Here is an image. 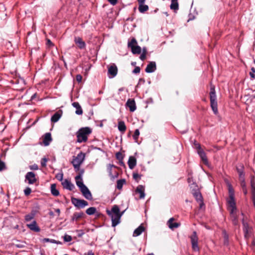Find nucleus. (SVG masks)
<instances>
[{"instance_id":"obj_47","label":"nucleus","mask_w":255,"mask_h":255,"mask_svg":"<svg viewBox=\"0 0 255 255\" xmlns=\"http://www.w3.org/2000/svg\"><path fill=\"white\" fill-rule=\"evenodd\" d=\"M112 167H116V166L113 164H109L108 170L110 176H112Z\"/></svg>"},{"instance_id":"obj_30","label":"nucleus","mask_w":255,"mask_h":255,"mask_svg":"<svg viewBox=\"0 0 255 255\" xmlns=\"http://www.w3.org/2000/svg\"><path fill=\"white\" fill-rule=\"evenodd\" d=\"M61 117V114L59 113L58 112H56L51 118V121L53 123H56L59 121L60 118Z\"/></svg>"},{"instance_id":"obj_56","label":"nucleus","mask_w":255,"mask_h":255,"mask_svg":"<svg viewBox=\"0 0 255 255\" xmlns=\"http://www.w3.org/2000/svg\"><path fill=\"white\" fill-rule=\"evenodd\" d=\"M146 55L145 53L144 52V53H142L140 55V57H139V58L142 61H143L145 60V58H146Z\"/></svg>"},{"instance_id":"obj_53","label":"nucleus","mask_w":255,"mask_h":255,"mask_svg":"<svg viewBox=\"0 0 255 255\" xmlns=\"http://www.w3.org/2000/svg\"><path fill=\"white\" fill-rule=\"evenodd\" d=\"M140 68L138 66H136L135 67V68L132 71V73L134 74H137L140 72Z\"/></svg>"},{"instance_id":"obj_60","label":"nucleus","mask_w":255,"mask_h":255,"mask_svg":"<svg viewBox=\"0 0 255 255\" xmlns=\"http://www.w3.org/2000/svg\"><path fill=\"white\" fill-rule=\"evenodd\" d=\"M47 44L48 45H49V46H53V44L52 43V42L51 41V40L50 39H47Z\"/></svg>"},{"instance_id":"obj_33","label":"nucleus","mask_w":255,"mask_h":255,"mask_svg":"<svg viewBox=\"0 0 255 255\" xmlns=\"http://www.w3.org/2000/svg\"><path fill=\"white\" fill-rule=\"evenodd\" d=\"M148 9V6L147 5L143 4H139L138 10L141 13H144Z\"/></svg>"},{"instance_id":"obj_23","label":"nucleus","mask_w":255,"mask_h":255,"mask_svg":"<svg viewBox=\"0 0 255 255\" xmlns=\"http://www.w3.org/2000/svg\"><path fill=\"white\" fill-rule=\"evenodd\" d=\"M135 192L138 193L140 194L139 198L140 199L144 198L145 197V194H144V187L142 185H138L136 189H135Z\"/></svg>"},{"instance_id":"obj_12","label":"nucleus","mask_w":255,"mask_h":255,"mask_svg":"<svg viewBox=\"0 0 255 255\" xmlns=\"http://www.w3.org/2000/svg\"><path fill=\"white\" fill-rule=\"evenodd\" d=\"M25 180L28 181L29 184H33L36 181L35 174L33 172H28L25 175Z\"/></svg>"},{"instance_id":"obj_52","label":"nucleus","mask_w":255,"mask_h":255,"mask_svg":"<svg viewBox=\"0 0 255 255\" xmlns=\"http://www.w3.org/2000/svg\"><path fill=\"white\" fill-rule=\"evenodd\" d=\"M241 186L242 188L246 187V184L245 182V179H242V180H240Z\"/></svg>"},{"instance_id":"obj_28","label":"nucleus","mask_w":255,"mask_h":255,"mask_svg":"<svg viewBox=\"0 0 255 255\" xmlns=\"http://www.w3.org/2000/svg\"><path fill=\"white\" fill-rule=\"evenodd\" d=\"M51 193L55 196H57L59 195V191L56 189V185L55 184H52L51 185Z\"/></svg>"},{"instance_id":"obj_57","label":"nucleus","mask_w":255,"mask_h":255,"mask_svg":"<svg viewBox=\"0 0 255 255\" xmlns=\"http://www.w3.org/2000/svg\"><path fill=\"white\" fill-rule=\"evenodd\" d=\"M194 145H195L196 148L197 149V151H199V149H202V148L201 147V145L199 143L195 142L194 143Z\"/></svg>"},{"instance_id":"obj_49","label":"nucleus","mask_w":255,"mask_h":255,"mask_svg":"<svg viewBox=\"0 0 255 255\" xmlns=\"http://www.w3.org/2000/svg\"><path fill=\"white\" fill-rule=\"evenodd\" d=\"M6 168L4 162L0 160V171Z\"/></svg>"},{"instance_id":"obj_15","label":"nucleus","mask_w":255,"mask_h":255,"mask_svg":"<svg viewBox=\"0 0 255 255\" xmlns=\"http://www.w3.org/2000/svg\"><path fill=\"white\" fill-rule=\"evenodd\" d=\"M74 42L80 49H84L86 47V43L80 37H75Z\"/></svg>"},{"instance_id":"obj_5","label":"nucleus","mask_w":255,"mask_h":255,"mask_svg":"<svg viewBox=\"0 0 255 255\" xmlns=\"http://www.w3.org/2000/svg\"><path fill=\"white\" fill-rule=\"evenodd\" d=\"M210 106L215 115L218 114L217 97L214 86H212L210 92Z\"/></svg>"},{"instance_id":"obj_27","label":"nucleus","mask_w":255,"mask_h":255,"mask_svg":"<svg viewBox=\"0 0 255 255\" xmlns=\"http://www.w3.org/2000/svg\"><path fill=\"white\" fill-rule=\"evenodd\" d=\"M144 231V227L140 225L137 228L133 233V237H137L139 236Z\"/></svg>"},{"instance_id":"obj_25","label":"nucleus","mask_w":255,"mask_h":255,"mask_svg":"<svg viewBox=\"0 0 255 255\" xmlns=\"http://www.w3.org/2000/svg\"><path fill=\"white\" fill-rule=\"evenodd\" d=\"M237 171L239 174V180L245 178V173L244 171V166L241 165L240 167H237Z\"/></svg>"},{"instance_id":"obj_3","label":"nucleus","mask_w":255,"mask_h":255,"mask_svg":"<svg viewBox=\"0 0 255 255\" xmlns=\"http://www.w3.org/2000/svg\"><path fill=\"white\" fill-rule=\"evenodd\" d=\"M92 133V129L89 127L80 128L76 133L77 142H86L88 140L89 135Z\"/></svg>"},{"instance_id":"obj_14","label":"nucleus","mask_w":255,"mask_h":255,"mask_svg":"<svg viewBox=\"0 0 255 255\" xmlns=\"http://www.w3.org/2000/svg\"><path fill=\"white\" fill-rule=\"evenodd\" d=\"M62 185L64 188H65L69 191H72L75 188V186L72 184L70 181L65 179L62 182Z\"/></svg>"},{"instance_id":"obj_48","label":"nucleus","mask_w":255,"mask_h":255,"mask_svg":"<svg viewBox=\"0 0 255 255\" xmlns=\"http://www.w3.org/2000/svg\"><path fill=\"white\" fill-rule=\"evenodd\" d=\"M141 176L139 175L137 173H133V178L135 180H138L140 179Z\"/></svg>"},{"instance_id":"obj_46","label":"nucleus","mask_w":255,"mask_h":255,"mask_svg":"<svg viewBox=\"0 0 255 255\" xmlns=\"http://www.w3.org/2000/svg\"><path fill=\"white\" fill-rule=\"evenodd\" d=\"M29 168L31 170H37L38 169V166L36 164H33V165H30Z\"/></svg>"},{"instance_id":"obj_1","label":"nucleus","mask_w":255,"mask_h":255,"mask_svg":"<svg viewBox=\"0 0 255 255\" xmlns=\"http://www.w3.org/2000/svg\"><path fill=\"white\" fill-rule=\"evenodd\" d=\"M125 211L120 212L119 206L117 205H114L111 210H107V214L111 218L112 226L116 227L120 223V219Z\"/></svg>"},{"instance_id":"obj_41","label":"nucleus","mask_w":255,"mask_h":255,"mask_svg":"<svg viewBox=\"0 0 255 255\" xmlns=\"http://www.w3.org/2000/svg\"><path fill=\"white\" fill-rule=\"evenodd\" d=\"M116 157L119 161L123 160L124 155L120 152H118L116 154Z\"/></svg>"},{"instance_id":"obj_16","label":"nucleus","mask_w":255,"mask_h":255,"mask_svg":"<svg viewBox=\"0 0 255 255\" xmlns=\"http://www.w3.org/2000/svg\"><path fill=\"white\" fill-rule=\"evenodd\" d=\"M126 106L131 112L135 111L136 109L135 103L133 99H128L126 103Z\"/></svg>"},{"instance_id":"obj_20","label":"nucleus","mask_w":255,"mask_h":255,"mask_svg":"<svg viewBox=\"0 0 255 255\" xmlns=\"http://www.w3.org/2000/svg\"><path fill=\"white\" fill-rule=\"evenodd\" d=\"M197 153L205 164H208V159L205 152L202 149L197 151Z\"/></svg>"},{"instance_id":"obj_62","label":"nucleus","mask_w":255,"mask_h":255,"mask_svg":"<svg viewBox=\"0 0 255 255\" xmlns=\"http://www.w3.org/2000/svg\"><path fill=\"white\" fill-rule=\"evenodd\" d=\"M55 212L57 214L58 216L60 215V210L59 209H55Z\"/></svg>"},{"instance_id":"obj_50","label":"nucleus","mask_w":255,"mask_h":255,"mask_svg":"<svg viewBox=\"0 0 255 255\" xmlns=\"http://www.w3.org/2000/svg\"><path fill=\"white\" fill-rule=\"evenodd\" d=\"M79 254L80 255H94V254L92 250H89L88 252L83 253H80Z\"/></svg>"},{"instance_id":"obj_4","label":"nucleus","mask_w":255,"mask_h":255,"mask_svg":"<svg viewBox=\"0 0 255 255\" xmlns=\"http://www.w3.org/2000/svg\"><path fill=\"white\" fill-rule=\"evenodd\" d=\"M75 180L77 186L80 188L84 197L88 200H92V195L87 187L84 184L82 178L81 179H77Z\"/></svg>"},{"instance_id":"obj_17","label":"nucleus","mask_w":255,"mask_h":255,"mask_svg":"<svg viewBox=\"0 0 255 255\" xmlns=\"http://www.w3.org/2000/svg\"><path fill=\"white\" fill-rule=\"evenodd\" d=\"M27 227L31 231L35 232H39L40 231V228L37 226L35 221H33L31 223L27 224Z\"/></svg>"},{"instance_id":"obj_35","label":"nucleus","mask_w":255,"mask_h":255,"mask_svg":"<svg viewBox=\"0 0 255 255\" xmlns=\"http://www.w3.org/2000/svg\"><path fill=\"white\" fill-rule=\"evenodd\" d=\"M126 183V180L125 179H120L117 181V188L120 190L123 188V185Z\"/></svg>"},{"instance_id":"obj_44","label":"nucleus","mask_w":255,"mask_h":255,"mask_svg":"<svg viewBox=\"0 0 255 255\" xmlns=\"http://www.w3.org/2000/svg\"><path fill=\"white\" fill-rule=\"evenodd\" d=\"M48 161L47 158L44 157L42 158L41 160V165L42 167H45L46 166V163Z\"/></svg>"},{"instance_id":"obj_40","label":"nucleus","mask_w":255,"mask_h":255,"mask_svg":"<svg viewBox=\"0 0 255 255\" xmlns=\"http://www.w3.org/2000/svg\"><path fill=\"white\" fill-rule=\"evenodd\" d=\"M251 186L252 194H255V182L252 180L251 181Z\"/></svg>"},{"instance_id":"obj_21","label":"nucleus","mask_w":255,"mask_h":255,"mask_svg":"<svg viewBox=\"0 0 255 255\" xmlns=\"http://www.w3.org/2000/svg\"><path fill=\"white\" fill-rule=\"evenodd\" d=\"M128 164L129 168L130 169H132L136 166V158L132 156H129L128 160Z\"/></svg>"},{"instance_id":"obj_11","label":"nucleus","mask_w":255,"mask_h":255,"mask_svg":"<svg viewBox=\"0 0 255 255\" xmlns=\"http://www.w3.org/2000/svg\"><path fill=\"white\" fill-rule=\"evenodd\" d=\"M192 185L197 188V187L196 186L195 184L193 183ZM192 194H193V196H194V197L195 198V199H196V200L200 202V207L201 208L202 205H204V203L203 202L202 196L201 195V193L200 192V191L197 188V189L193 190Z\"/></svg>"},{"instance_id":"obj_19","label":"nucleus","mask_w":255,"mask_h":255,"mask_svg":"<svg viewBox=\"0 0 255 255\" xmlns=\"http://www.w3.org/2000/svg\"><path fill=\"white\" fill-rule=\"evenodd\" d=\"M174 220V218H171L168 221L167 223L168 227L171 230H173L175 228H177L180 225V224L179 223H178L176 222L173 223V222Z\"/></svg>"},{"instance_id":"obj_45","label":"nucleus","mask_w":255,"mask_h":255,"mask_svg":"<svg viewBox=\"0 0 255 255\" xmlns=\"http://www.w3.org/2000/svg\"><path fill=\"white\" fill-rule=\"evenodd\" d=\"M31 192V189L30 187H26L24 190V194L26 196H28L29 195Z\"/></svg>"},{"instance_id":"obj_8","label":"nucleus","mask_w":255,"mask_h":255,"mask_svg":"<svg viewBox=\"0 0 255 255\" xmlns=\"http://www.w3.org/2000/svg\"><path fill=\"white\" fill-rule=\"evenodd\" d=\"M242 223L244 237L246 240H248L250 237L252 228L249 226V224L245 221L244 218L242 220Z\"/></svg>"},{"instance_id":"obj_13","label":"nucleus","mask_w":255,"mask_h":255,"mask_svg":"<svg viewBox=\"0 0 255 255\" xmlns=\"http://www.w3.org/2000/svg\"><path fill=\"white\" fill-rule=\"evenodd\" d=\"M156 69V63L154 61H151L149 63V64H147L145 69V71L146 73H150L154 72Z\"/></svg>"},{"instance_id":"obj_31","label":"nucleus","mask_w":255,"mask_h":255,"mask_svg":"<svg viewBox=\"0 0 255 255\" xmlns=\"http://www.w3.org/2000/svg\"><path fill=\"white\" fill-rule=\"evenodd\" d=\"M130 49L132 53L133 54H139L141 53V47L138 45H135Z\"/></svg>"},{"instance_id":"obj_51","label":"nucleus","mask_w":255,"mask_h":255,"mask_svg":"<svg viewBox=\"0 0 255 255\" xmlns=\"http://www.w3.org/2000/svg\"><path fill=\"white\" fill-rule=\"evenodd\" d=\"M251 71L252 72H250V75L251 76V77L253 79H255V75L254 73H255V68L254 67H252L251 68Z\"/></svg>"},{"instance_id":"obj_9","label":"nucleus","mask_w":255,"mask_h":255,"mask_svg":"<svg viewBox=\"0 0 255 255\" xmlns=\"http://www.w3.org/2000/svg\"><path fill=\"white\" fill-rule=\"evenodd\" d=\"M118 73V68L116 65L114 63L108 66V74L110 78L115 77Z\"/></svg>"},{"instance_id":"obj_18","label":"nucleus","mask_w":255,"mask_h":255,"mask_svg":"<svg viewBox=\"0 0 255 255\" xmlns=\"http://www.w3.org/2000/svg\"><path fill=\"white\" fill-rule=\"evenodd\" d=\"M52 139L51 137V134L50 132H47L44 134V138L43 139V143L45 146H48L50 144V142Z\"/></svg>"},{"instance_id":"obj_59","label":"nucleus","mask_w":255,"mask_h":255,"mask_svg":"<svg viewBox=\"0 0 255 255\" xmlns=\"http://www.w3.org/2000/svg\"><path fill=\"white\" fill-rule=\"evenodd\" d=\"M72 164H73V165L75 169L76 170V171H78V170H79L80 169V165H78V166L76 165V166H75L76 164H75V163H72Z\"/></svg>"},{"instance_id":"obj_26","label":"nucleus","mask_w":255,"mask_h":255,"mask_svg":"<svg viewBox=\"0 0 255 255\" xmlns=\"http://www.w3.org/2000/svg\"><path fill=\"white\" fill-rule=\"evenodd\" d=\"M84 213L82 212H75L73 214V216L72 217V221H77L79 219L82 218L84 216Z\"/></svg>"},{"instance_id":"obj_39","label":"nucleus","mask_w":255,"mask_h":255,"mask_svg":"<svg viewBox=\"0 0 255 255\" xmlns=\"http://www.w3.org/2000/svg\"><path fill=\"white\" fill-rule=\"evenodd\" d=\"M84 173V169H80L79 170V172L78 174L75 177V179H81V178H82V176Z\"/></svg>"},{"instance_id":"obj_54","label":"nucleus","mask_w":255,"mask_h":255,"mask_svg":"<svg viewBox=\"0 0 255 255\" xmlns=\"http://www.w3.org/2000/svg\"><path fill=\"white\" fill-rule=\"evenodd\" d=\"M56 178L59 180V181H62L63 180V173H61V174H58L56 176Z\"/></svg>"},{"instance_id":"obj_34","label":"nucleus","mask_w":255,"mask_h":255,"mask_svg":"<svg viewBox=\"0 0 255 255\" xmlns=\"http://www.w3.org/2000/svg\"><path fill=\"white\" fill-rule=\"evenodd\" d=\"M118 129L121 132H125L126 130V126L125 123L123 121L119 122L118 123Z\"/></svg>"},{"instance_id":"obj_7","label":"nucleus","mask_w":255,"mask_h":255,"mask_svg":"<svg viewBox=\"0 0 255 255\" xmlns=\"http://www.w3.org/2000/svg\"><path fill=\"white\" fill-rule=\"evenodd\" d=\"M190 238L191 240L192 249L194 251L199 252L200 249L198 244V238L196 231H194L193 232V234L190 236Z\"/></svg>"},{"instance_id":"obj_64","label":"nucleus","mask_w":255,"mask_h":255,"mask_svg":"<svg viewBox=\"0 0 255 255\" xmlns=\"http://www.w3.org/2000/svg\"><path fill=\"white\" fill-rule=\"evenodd\" d=\"M144 52L145 53V54H146L147 49H146V47H143L142 48V53H144Z\"/></svg>"},{"instance_id":"obj_29","label":"nucleus","mask_w":255,"mask_h":255,"mask_svg":"<svg viewBox=\"0 0 255 255\" xmlns=\"http://www.w3.org/2000/svg\"><path fill=\"white\" fill-rule=\"evenodd\" d=\"M35 214L36 211L32 210L30 214L26 215L25 216V221L28 222L32 220L34 218Z\"/></svg>"},{"instance_id":"obj_2","label":"nucleus","mask_w":255,"mask_h":255,"mask_svg":"<svg viewBox=\"0 0 255 255\" xmlns=\"http://www.w3.org/2000/svg\"><path fill=\"white\" fill-rule=\"evenodd\" d=\"M229 198L227 200L228 204L227 209L229 212L233 213L237 212V208L235 199V193L234 189L230 183H228Z\"/></svg>"},{"instance_id":"obj_43","label":"nucleus","mask_w":255,"mask_h":255,"mask_svg":"<svg viewBox=\"0 0 255 255\" xmlns=\"http://www.w3.org/2000/svg\"><path fill=\"white\" fill-rule=\"evenodd\" d=\"M63 239H64V241L65 242H69L71 241L72 240V237L71 236L68 235H65L63 237Z\"/></svg>"},{"instance_id":"obj_42","label":"nucleus","mask_w":255,"mask_h":255,"mask_svg":"<svg viewBox=\"0 0 255 255\" xmlns=\"http://www.w3.org/2000/svg\"><path fill=\"white\" fill-rule=\"evenodd\" d=\"M139 133V130L138 129L135 130L133 135V138L135 140H136L138 139Z\"/></svg>"},{"instance_id":"obj_10","label":"nucleus","mask_w":255,"mask_h":255,"mask_svg":"<svg viewBox=\"0 0 255 255\" xmlns=\"http://www.w3.org/2000/svg\"><path fill=\"white\" fill-rule=\"evenodd\" d=\"M85 157V154L82 152L79 153L77 156H76L72 160V163L76 164L75 166L81 165L83 162Z\"/></svg>"},{"instance_id":"obj_32","label":"nucleus","mask_w":255,"mask_h":255,"mask_svg":"<svg viewBox=\"0 0 255 255\" xmlns=\"http://www.w3.org/2000/svg\"><path fill=\"white\" fill-rule=\"evenodd\" d=\"M42 242L46 243V242H49L52 244H56L57 245H61L62 243L61 242L59 241H56L54 239H51L49 238H44L42 240Z\"/></svg>"},{"instance_id":"obj_6","label":"nucleus","mask_w":255,"mask_h":255,"mask_svg":"<svg viewBox=\"0 0 255 255\" xmlns=\"http://www.w3.org/2000/svg\"><path fill=\"white\" fill-rule=\"evenodd\" d=\"M71 202L77 208H83L88 205V203L86 201L74 197L71 198Z\"/></svg>"},{"instance_id":"obj_61","label":"nucleus","mask_w":255,"mask_h":255,"mask_svg":"<svg viewBox=\"0 0 255 255\" xmlns=\"http://www.w3.org/2000/svg\"><path fill=\"white\" fill-rule=\"evenodd\" d=\"M242 189H243V191L244 194L245 195H246L248 194V190H247V187L243 188Z\"/></svg>"},{"instance_id":"obj_38","label":"nucleus","mask_w":255,"mask_h":255,"mask_svg":"<svg viewBox=\"0 0 255 255\" xmlns=\"http://www.w3.org/2000/svg\"><path fill=\"white\" fill-rule=\"evenodd\" d=\"M137 41L135 38H132L130 41L128 42V46L129 48H132L135 45H137Z\"/></svg>"},{"instance_id":"obj_58","label":"nucleus","mask_w":255,"mask_h":255,"mask_svg":"<svg viewBox=\"0 0 255 255\" xmlns=\"http://www.w3.org/2000/svg\"><path fill=\"white\" fill-rule=\"evenodd\" d=\"M108 1L112 5H114L117 4L118 0H108Z\"/></svg>"},{"instance_id":"obj_22","label":"nucleus","mask_w":255,"mask_h":255,"mask_svg":"<svg viewBox=\"0 0 255 255\" xmlns=\"http://www.w3.org/2000/svg\"><path fill=\"white\" fill-rule=\"evenodd\" d=\"M237 212H234L233 213L230 212V218L234 225L237 226L239 224L238 216L236 214Z\"/></svg>"},{"instance_id":"obj_55","label":"nucleus","mask_w":255,"mask_h":255,"mask_svg":"<svg viewBox=\"0 0 255 255\" xmlns=\"http://www.w3.org/2000/svg\"><path fill=\"white\" fill-rule=\"evenodd\" d=\"M76 79L77 82L80 83V82H81L82 81V76L81 75L78 74V75H76Z\"/></svg>"},{"instance_id":"obj_24","label":"nucleus","mask_w":255,"mask_h":255,"mask_svg":"<svg viewBox=\"0 0 255 255\" xmlns=\"http://www.w3.org/2000/svg\"><path fill=\"white\" fill-rule=\"evenodd\" d=\"M72 106L76 109V110L75 111L76 114L78 115H82L83 113V110L81 108V106L80 105L79 103L78 102H74L72 103Z\"/></svg>"},{"instance_id":"obj_37","label":"nucleus","mask_w":255,"mask_h":255,"mask_svg":"<svg viewBox=\"0 0 255 255\" xmlns=\"http://www.w3.org/2000/svg\"><path fill=\"white\" fill-rule=\"evenodd\" d=\"M96 212V208L94 207H90L88 208L86 211V213L88 215H92L94 214Z\"/></svg>"},{"instance_id":"obj_63","label":"nucleus","mask_w":255,"mask_h":255,"mask_svg":"<svg viewBox=\"0 0 255 255\" xmlns=\"http://www.w3.org/2000/svg\"><path fill=\"white\" fill-rule=\"evenodd\" d=\"M145 1V0H138L139 4H143L144 3Z\"/></svg>"},{"instance_id":"obj_36","label":"nucleus","mask_w":255,"mask_h":255,"mask_svg":"<svg viewBox=\"0 0 255 255\" xmlns=\"http://www.w3.org/2000/svg\"><path fill=\"white\" fill-rule=\"evenodd\" d=\"M178 0H172L170 4V8L171 9L177 10L178 9Z\"/></svg>"}]
</instances>
